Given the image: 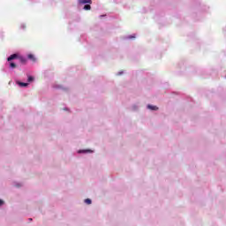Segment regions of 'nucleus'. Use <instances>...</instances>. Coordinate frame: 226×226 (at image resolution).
<instances>
[{
  "instance_id": "6",
  "label": "nucleus",
  "mask_w": 226,
  "mask_h": 226,
  "mask_svg": "<svg viewBox=\"0 0 226 226\" xmlns=\"http://www.w3.org/2000/svg\"><path fill=\"white\" fill-rule=\"evenodd\" d=\"M19 86H20L21 87H27V86H29V84L27 83H24V82H18Z\"/></svg>"
},
{
  "instance_id": "8",
  "label": "nucleus",
  "mask_w": 226,
  "mask_h": 226,
  "mask_svg": "<svg viewBox=\"0 0 226 226\" xmlns=\"http://www.w3.org/2000/svg\"><path fill=\"white\" fill-rule=\"evenodd\" d=\"M84 10H91V5L90 4H86L85 6H84Z\"/></svg>"
},
{
  "instance_id": "12",
  "label": "nucleus",
  "mask_w": 226,
  "mask_h": 226,
  "mask_svg": "<svg viewBox=\"0 0 226 226\" xmlns=\"http://www.w3.org/2000/svg\"><path fill=\"white\" fill-rule=\"evenodd\" d=\"M91 153V150H83V153Z\"/></svg>"
},
{
  "instance_id": "3",
  "label": "nucleus",
  "mask_w": 226,
  "mask_h": 226,
  "mask_svg": "<svg viewBox=\"0 0 226 226\" xmlns=\"http://www.w3.org/2000/svg\"><path fill=\"white\" fill-rule=\"evenodd\" d=\"M19 62L21 63V64H26V63H27V59H26L23 56H19Z\"/></svg>"
},
{
  "instance_id": "5",
  "label": "nucleus",
  "mask_w": 226,
  "mask_h": 226,
  "mask_svg": "<svg viewBox=\"0 0 226 226\" xmlns=\"http://www.w3.org/2000/svg\"><path fill=\"white\" fill-rule=\"evenodd\" d=\"M147 109H149L150 110H158V107L153 105H147Z\"/></svg>"
},
{
  "instance_id": "1",
  "label": "nucleus",
  "mask_w": 226,
  "mask_h": 226,
  "mask_svg": "<svg viewBox=\"0 0 226 226\" xmlns=\"http://www.w3.org/2000/svg\"><path fill=\"white\" fill-rule=\"evenodd\" d=\"M79 4H92V0H79Z\"/></svg>"
},
{
  "instance_id": "4",
  "label": "nucleus",
  "mask_w": 226,
  "mask_h": 226,
  "mask_svg": "<svg viewBox=\"0 0 226 226\" xmlns=\"http://www.w3.org/2000/svg\"><path fill=\"white\" fill-rule=\"evenodd\" d=\"M28 59H30L31 61H33L34 63L36 61V57H34V55L33 54H29L27 56Z\"/></svg>"
},
{
  "instance_id": "9",
  "label": "nucleus",
  "mask_w": 226,
  "mask_h": 226,
  "mask_svg": "<svg viewBox=\"0 0 226 226\" xmlns=\"http://www.w3.org/2000/svg\"><path fill=\"white\" fill-rule=\"evenodd\" d=\"M28 82H33L34 80V78H33L32 76L28 77Z\"/></svg>"
},
{
  "instance_id": "10",
  "label": "nucleus",
  "mask_w": 226,
  "mask_h": 226,
  "mask_svg": "<svg viewBox=\"0 0 226 226\" xmlns=\"http://www.w3.org/2000/svg\"><path fill=\"white\" fill-rule=\"evenodd\" d=\"M85 202H86V204H88V205H89V204H91L92 201H91V200H89V199H86V200H85Z\"/></svg>"
},
{
  "instance_id": "2",
  "label": "nucleus",
  "mask_w": 226,
  "mask_h": 226,
  "mask_svg": "<svg viewBox=\"0 0 226 226\" xmlns=\"http://www.w3.org/2000/svg\"><path fill=\"white\" fill-rule=\"evenodd\" d=\"M13 59H19V55H17V54H12V55H11V56L7 58V61H13Z\"/></svg>"
},
{
  "instance_id": "7",
  "label": "nucleus",
  "mask_w": 226,
  "mask_h": 226,
  "mask_svg": "<svg viewBox=\"0 0 226 226\" xmlns=\"http://www.w3.org/2000/svg\"><path fill=\"white\" fill-rule=\"evenodd\" d=\"M10 68H17V64H15V63H13V62H11Z\"/></svg>"
},
{
  "instance_id": "11",
  "label": "nucleus",
  "mask_w": 226,
  "mask_h": 226,
  "mask_svg": "<svg viewBox=\"0 0 226 226\" xmlns=\"http://www.w3.org/2000/svg\"><path fill=\"white\" fill-rule=\"evenodd\" d=\"M3 204H4V201H3V200H0V206H3Z\"/></svg>"
}]
</instances>
